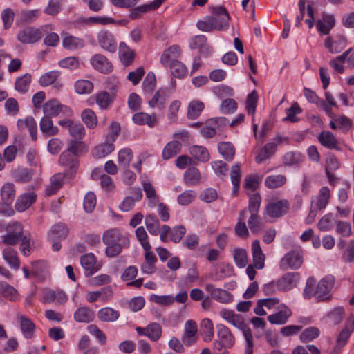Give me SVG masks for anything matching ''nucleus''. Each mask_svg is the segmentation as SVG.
Segmentation results:
<instances>
[{
	"label": "nucleus",
	"instance_id": "nucleus-1",
	"mask_svg": "<svg viewBox=\"0 0 354 354\" xmlns=\"http://www.w3.org/2000/svg\"><path fill=\"white\" fill-rule=\"evenodd\" d=\"M7 234L1 236L2 242L8 245H15L21 241V252L25 255L30 254V234L24 232L22 225L17 221H11L6 226Z\"/></svg>",
	"mask_w": 354,
	"mask_h": 354
},
{
	"label": "nucleus",
	"instance_id": "nucleus-2",
	"mask_svg": "<svg viewBox=\"0 0 354 354\" xmlns=\"http://www.w3.org/2000/svg\"><path fill=\"white\" fill-rule=\"evenodd\" d=\"M334 277L328 275L322 278L316 284V279L314 277H309L304 289V297L310 299L315 297L318 301L330 299L329 293L334 286Z\"/></svg>",
	"mask_w": 354,
	"mask_h": 354
},
{
	"label": "nucleus",
	"instance_id": "nucleus-3",
	"mask_svg": "<svg viewBox=\"0 0 354 354\" xmlns=\"http://www.w3.org/2000/svg\"><path fill=\"white\" fill-rule=\"evenodd\" d=\"M102 242L106 246L105 254L109 258L119 255L123 248L129 246V240L118 229L112 228L103 232Z\"/></svg>",
	"mask_w": 354,
	"mask_h": 354
},
{
	"label": "nucleus",
	"instance_id": "nucleus-4",
	"mask_svg": "<svg viewBox=\"0 0 354 354\" xmlns=\"http://www.w3.org/2000/svg\"><path fill=\"white\" fill-rule=\"evenodd\" d=\"M219 315L224 320L243 332L246 342L245 353V354H253L252 333L250 328L245 323L243 316L236 314L232 310L226 308L222 309L219 312Z\"/></svg>",
	"mask_w": 354,
	"mask_h": 354
},
{
	"label": "nucleus",
	"instance_id": "nucleus-5",
	"mask_svg": "<svg viewBox=\"0 0 354 354\" xmlns=\"http://www.w3.org/2000/svg\"><path fill=\"white\" fill-rule=\"evenodd\" d=\"M212 16L210 19L213 28L217 31H225L229 28L230 16L227 10L223 6L210 7Z\"/></svg>",
	"mask_w": 354,
	"mask_h": 354
},
{
	"label": "nucleus",
	"instance_id": "nucleus-6",
	"mask_svg": "<svg viewBox=\"0 0 354 354\" xmlns=\"http://www.w3.org/2000/svg\"><path fill=\"white\" fill-rule=\"evenodd\" d=\"M218 339L214 342V348L221 351L223 348H232L235 342V338L230 330L224 324H219L216 326Z\"/></svg>",
	"mask_w": 354,
	"mask_h": 354
},
{
	"label": "nucleus",
	"instance_id": "nucleus-7",
	"mask_svg": "<svg viewBox=\"0 0 354 354\" xmlns=\"http://www.w3.org/2000/svg\"><path fill=\"white\" fill-rule=\"evenodd\" d=\"M1 197L6 207L3 209H0V214L8 216L12 215L14 212L8 205L12 203L15 197V187L13 183H7L2 186Z\"/></svg>",
	"mask_w": 354,
	"mask_h": 354
},
{
	"label": "nucleus",
	"instance_id": "nucleus-8",
	"mask_svg": "<svg viewBox=\"0 0 354 354\" xmlns=\"http://www.w3.org/2000/svg\"><path fill=\"white\" fill-rule=\"evenodd\" d=\"M46 27L35 28L28 27L20 30L17 35V39L23 44H31L39 41L46 32Z\"/></svg>",
	"mask_w": 354,
	"mask_h": 354
},
{
	"label": "nucleus",
	"instance_id": "nucleus-9",
	"mask_svg": "<svg viewBox=\"0 0 354 354\" xmlns=\"http://www.w3.org/2000/svg\"><path fill=\"white\" fill-rule=\"evenodd\" d=\"M302 264V255L299 250H293L285 254L280 262V267L282 270H296L300 268Z\"/></svg>",
	"mask_w": 354,
	"mask_h": 354
},
{
	"label": "nucleus",
	"instance_id": "nucleus-10",
	"mask_svg": "<svg viewBox=\"0 0 354 354\" xmlns=\"http://www.w3.org/2000/svg\"><path fill=\"white\" fill-rule=\"evenodd\" d=\"M80 263L87 277L93 275L101 267L100 264L97 263V259L93 253L82 255L80 258Z\"/></svg>",
	"mask_w": 354,
	"mask_h": 354
},
{
	"label": "nucleus",
	"instance_id": "nucleus-11",
	"mask_svg": "<svg viewBox=\"0 0 354 354\" xmlns=\"http://www.w3.org/2000/svg\"><path fill=\"white\" fill-rule=\"evenodd\" d=\"M58 124L67 129L70 135L75 138L74 140H80L85 134L84 127L79 122H75L71 120H59Z\"/></svg>",
	"mask_w": 354,
	"mask_h": 354
},
{
	"label": "nucleus",
	"instance_id": "nucleus-12",
	"mask_svg": "<svg viewBox=\"0 0 354 354\" xmlns=\"http://www.w3.org/2000/svg\"><path fill=\"white\" fill-rule=\"evenodd\" d=\"M59 164L64 166L68 174L76 172L78 167L77 156L70 151H64L62 153L59 159Z\"/></svg>",
	"mask_w": 354,
	"mask_h": 354
},
{
	"label": "nucleus",
	"instance_id": "nucleus-13",
	"mask_svg": "<svg viewBox=\"0 0 354 354\" xmlns=\"http://www.w3.org/2000/svg\"><path fill=\"white\" fill-rule=\"evenodd\" d=\"M205 288L210 292L212 298L218 302L228 304L233 299L232 295L229 292L221 288H215L211 283L206 284Z\"/></svg>",
	"mask_w": 354,
	"mask_h": 354
},
{
	"label": "nucleus",
	"instance_id": "nucleus-14",
	"mask_svg": "<svg viewBox=\"0 0 354 354\" xmlns=\"http://www.w3.org/2000/svg\"><path fill=\"white\" fill-rule=\"evenodd\" d=\"M288 202L285 200L270 203L266 207V213L272 218L280 217L286 214L288 210Z\"/></svg>",
	"mask_w": 354,
	"mask_h": 354
},
{
	"label": "nucleus",
	"instance_id": "nucleus-15",
	"mask_svg": "<svg viewBox=\"0 0 354 354\" xmlns=\"http://www.w3.org/2000/svg\"><path fill=\"white\" fill-rule=\"evenodd\" d=\"M44 115L48 117H55L60 112L67 113L70 109L66 106L61 105L57 100L53 99L47 102L43 106Z\"/></svg>",
	"mask_w": 354,
	"mask_h": 354
},
{
	"label": "nucleus",
	"instance_id": "nucleus-16",
	"mask_svg": "<svg viewBox=\"0 0 354 354\" xmlns=\"http://www.w3.org/2000/svg\"><path fill=\"white\" fill-rule=\"evenodd\" d=\"M299 279L297 273L288 272L277 281V288L279 291H286L295 286Z\"/></svg>",
	"mask_w": 354,
	"mask_h": 354
},
{
	"label": "nucleus",
	"instance_id": "nucleus-17",
	"mask_svg": "<svg viewBox=\"0 0 354 354\" xmlns=\"http://www.w3.org/2000/svg\"><path fill=\"white\" fill-rule=\"evenodd\" d=\"M97 41L100 46L104 50L109 52L116 50V42L113 35L108 31L102 30L97 35Z\"/></svg>",
	"mask_w": 354,
	"mask_h": 354
},
{
	"label": "nucleus",
	"instance_id": "nucleus-18",
	"mask_svg": "<svg viewBox=\"0 0 354 354\" xmlns=\"http://www.w3.org/2000/svg\"><path fill=\"white\" fill-rule=\"evenodd\" d=\"M165 0H154L150 3L144 4L130 10L129 17L135 19L140 17L142 15L159 8Z\"/></svg>",
	"mask_w": 354,
	"mask_h": 354
},
{
	"label": "nucleus",
	"instance_id": "nucleus-19",
	"mask_svg": "<svg viewBox=\"0 0 354 354\" xmlns=\"http://www.w3.org/2000/svg\"><path fill=\"white\" fill-rule=\"evenodd\" d=\"M90 62L95 69L101 73H107L112 70L111 63L109 62L105 56L101 54H95L93 55L91 58Z\"/></svg>",
	"mask_w": 354,
	"mask_h": 354
},
{
	"label": "nucleus",
	"instance_id": "nucleus-20",
	"mask_svg": "<svg viewBox=\"0 0 354 354\" xmlns=\"http://www.w3.org/2000/svg\"><path fill=\"white\" fill-rule=\"evenodd\" d=\"M36 198L37 195L35 192L22 194L17 198L15 207L19 212H24L35 202Z\"/></svg>",
	"mask_w": 354,
	"mask_h": 354
},
{
	"label": "nucleus",
	"instance_id": "nucleus-21",
	"mask_svg": "<svg viewBox=\"0 0 354 354\" xmlns=\"http://www.w3.org/2000/svg\"><path fill=\"white\" fill-rule=\"evenodd\" d=\"M197 326L194 321L188 320L185 323V333L182 337V341L186 346H190L196 340Z\"/></svg>",
	"mask_w": 354,
	"mask_h": 354
},
{
	"label": "nucleus",
	"instance_id": "nucleus-22",
	"mask_svg": "<svg viewBox=\"0 0 354 354\" xmlns=\"http://www.w3.org/2000/svg\"><path fill=\"white\" fill-rule=\"evenodd\" d=\"M335 17L333 15L326 12L322 13V19L317 21V29L324 35H328L335 25Z\"/></svg>",
	"mask_w": 354,
	"mask_h": 354
},
{
	"label": "nucleus",
	"instance_id": "nucleus-23",
	"mask_svg": "<svg viewBox=\"0 0 354 354\" xmlns=\"http://www.w3.org/2000/svg\"><path fill=\"white\" fill-rule=\"evenodd\" d=\"M292 312L288 307L283 306L278 312L268 316V320L272 324H284L291 316Z\"/></svg>",
	"mask_w": 354,
	"mask_h": 354
},
{
	"label": "nucleus",
	"instance_id": "nucleus-24",
	"mask_svg": "<svg viewBox=\"0 0 354 354\" xmlns=\"http://www.w3.org/2000/svg\"><path fill=\"white\" fill-rule=\"evenodd\" d=\"M325 46L331 53H338L346 46V39L342 35H338L334 41H332L330 37H327L325 40Z\"/></svg>",
	"mask_w": 354,
	"mask_h": 354
},
{
	"label": "nucleus",
	"instance_id": "nucleus-25",
	"mask_svg": "<svg viewBox=\"0 0 354 354\" xmlns=\"http://www.w3.org/2000/svg\"><path fill=\"white\" fill-rule=\"evenodd\" d=\"M318 140L325 147L340 151V148L338 147L337 139L330 131H323L318 136Z\"/></svg>",
	"mask_w": 354,
	"mask_h": 354
},
{
	"label": "nucleus",
	"instance_id": "nucleus-26",
	"mask_svg": "<svg viewBox=\"0 0 354 354\" xmlns=\"http://www.w3.org/2000/svg\"><path fill=\"white\" fill-rule=\"evenodd\" d=\"M330 197V189L328 187H322L318 193L316 200L311 203L312 207L321 210L327 206Z\"/></svg>",
	"mask_w": 354,
	"mask_h": 354
},
{
	"label": "nucleus",
	"instance_id": "nucleus-27",
	"mask_svg": "<svg viewBox=\"0 0 354 354\" xmlns=\"http://www.w3.org/2000/svg\"><path fill=\"white\" fill-rule=\"evenodd\" d=\"M252 252L254 266L257 269H262L264 267L265 255L263 254L260 242L256 239L252 243Z\"/></svg>",
	"mask_w": 354,
	"mask_h": 354
},
{
	"label": "nucleus",
	"instance_id": "nucleus-28",
	"mask_svg": "<svg viewBox=\"0 0 354 354\" xmlns=\"http://www.w3.org/2000/svg\"><path fill=\"white\" fill-rule=\"evenodd\" d=\"M354 331V321L352 318L347 320L344 328L340 331L337 338V346L344 347L351 333Z\"/></svg>",
	"mask_w": 354,
	"mask_h": 354
},
{
	"label": "nucleus",
	"instance_id": "nucleus-29",
	"mask_svg": "<svg viewBox=\"0 0 354 354\" xmlns=\"http://www.w3.org/2000/svg\"><path fill=\"white\" fill-rule=\"evenodd\" d=\"M17 127L21 131L28 129L32 140H37V126L36 121L32 117L29 116L24 119H19L17 121Z\"/></svg>",
	"mask_w": 354,
	"mask_h": 354
},
{
	"label": "nucleus",
	"instance_id": "nucleus-30",
	"mask_svg": "<svg viewBox=\"0 0 354 354\" xmlns=\"http://www.w3.org/2000/svg\"><path fill=\"white\" fill-rule=\"evenodd\" d=\"M277 149V144L269 142L266 144L255 157L257 163L260 164L274 155Z\"/></svg>",
	"mask_w": 354,
	"mask_h": 354
},
{
	"label": "nucleus",
	"instance_id": "nucleus-31",
	"mask_svg": "<svg viewBox=\"0 0 354 354\" xmlns=\"http://www.w3.org/2000/svg\"><path fill=\"white\" fill-rule=\"evenodd\" d=\"M65 174L57 173L50 178V184L46 188V194L51 196L55 194L63 185Z\"/></svg>",
	"mask_w": 354,
	"mask_h": 354
},
{
	"label": "nucleus",
	"instance_id": "nucleus-32",
	"mask_svg": "<svg viewBox=\"0 0 354 354\" xmlns=\"http://www.w3.org/2000/svg\"><path fill=\"white\" fill-rule=\"evenodd\" d=\"M33 176V171L30 169L18 167L12 171V176L13 179L20 183L29 182Z\"/></svg>",
	"mask_w": 354,
	"mask_h": 354
},
{
	"label": "nucleus",
	"instance_id": "nucleus-33",
	"mask_svg": "<svg viewBox=\"0 0 354 354\" xmlns=\"http://www.w3.org/2000/svg\"><path fill=\"white\" fill-rule=\"evenodd\" d=\"M132 120L134 123L139 125L147 124L149 127H153L157 122V118L155 115H149L144 112H138L133 115Z\"/></svg>",
	"mask_w": 354,
	"mask_h": 354
},
{
	"label": "nucleus",
	"instance_id": "nucleus-34",
	"mask_svg": "<svg viewBox=\"0 0 354 354\" xmlns=\"http://www.w3.org/2000/svg\"><path fill=\"white\" fill-rule=\"evenodd\" d=\"M68 233V230L65 224L59 223L54 225L50 232L48 238L51 241H55L57 239H64Z\"/></svg>",
	"mask_w": 354,
	"mask_h": 354
},
{
	"label": "nucleus",
	"instance_id": "nucleus-35",
	"mask_svg": "<svg viewBox=\"0 0 354 354\" xmlns=\"http://www.w3.org/2000/svg\"><path fill=\"white\" fill-rule=\"evenodd\" d=\"M40 129L46 136H53L57 134L59 129L53 125V121L50 117L44 115L39 122Z\"/></svg>",
	"mask_w": 354,
	"mask_h": 354
},
{
	"label": "nucleus",
	"instance_id": "nucleus-36",
	"mask_svg": "<svg viewBox=\"0 0 354 354\" xmlns=\"http://www.w3.org/2000/svg\"><path fill=\"white\" fill-rule=\"evenodd\" d=\"M233 267L228 263H222L218 268L214 270L212 274V279L215 281H221L225 278L229 277L233 274Z\"/></svg>",
	"mask_w": 354,
	"mask_h": 354
},
{
	"label": "nucleus",
	"instance_id": "nucleus-37",
	"mask_svg": "<svg viewBox=\"0 0 354 354\" xmlns=\"http://www.w3.org/2000/svg\"><path fill=\"white\" fill-rule=\"evenodd\" d=\"M0 295L11 301H16L19 299L17 290L6 282H0Z\"/></svg>",
	"mask_w": 354,
	"mask_h": 354
},
{
	"label": "nucleus",
	"instance_id": "nucleus-38",
	"mask_svg": "<svg viewBox=\"0 0 354 354\" xmlns=\"http://www.w3.org/2000/svg\"><path fill=\"white\" fill-rule=\"evenodd\" d=\"M93 310L87 307L78 308L74 313V319L77 322L88 323L93 319Z\"/></svg>",
	"mask_w": 354,
	"mask_h": 354
},
{
	"label": "nucleus",
	"instance_id": "nucleus-39",
	"mask_svg": "<svg viewBox=\"0 0 354 354\" xmlns=\"http://www.w3.org/2000/svg\"><path fill=\"white\" fill-rule=\"evenodd\" d=\"M142 187L146 194L147 198L149 199V206L151 207H155L158 203L159 196L157 194L154 187L151 183L143 181Z\"/></svg>",
	"mask_w": 354,
	"mask_h": 354
},
{
	"label": "nucleus",
	"instance_id": "nucleus-40",
	"mask_svg": "<svg viewBox=\"0 0 354 354\" xmlns=\"http://www.w3.org/2000/svg\"><path fill=\"white\" fill-rule=\"evenodd\" d=\"M189 152L194 159L201 162H207L209 158L208 151L203 146L193 145L189 148Z\"/></svg>",
	"mask_w": 354,
	"mask_h": 354
},
{
	"label": "nucleus",
	"instance_id": "nucleus-41",
	"mask_svg": "<svg viewBox=\"0 0 354 354\" xmlns=\"http://www.w3.org/2000/svg\"><path fill=\"white\" fill-rule=\"evenodd\" d=\"M115 149L113 142H105L95 147L93 150V156L96 158H102L111 153Z\"/></svg>",
	"mask_w": 354,
	"mask_h": 354
},
{
	"label": "nucleus",
	"instance_id": "nucleus-42",
	"mask_svg": "<svg viewBox=\"0 0 354 354\" xmlns=\"http://www.w3.org/2000/svg\"><path fill=\"white\" fill-rule=\"evenodd\" d=\"M120 313L111 308L106 307L100 309L97 313L98 318L105 322H115L118 319Z\"/></svg>",
	"mask_w": 354,
	"mask_h": 354
},
{
	"label": "nucleus",
	"instance_id": "nucleus-43",
	"mask_svg": "<svg viewBox=\"0 0 354 354\" xmlns=\"http://www.w3.org/2000/svg\"><path fill=\"white\" fill-rule=\"evenodd\" d=\"M182 145L178 141H172L167 144L162 151L164 160H168L180 153Z\"/></svg>",
	"mask_w": 354,
	"mask_h": 354
},
{
	"label": "nucleus",
	"instance_id": "nucleus-44",
	"mask_svg": "<svg viewBox=\"0 0 354 354\" xmlns=\"http://www.w3.org/2000/svg\"><path fill=\"white\" fill-rule=\"evenodd\" d=\"M17 252L10 247L6 248L3 251V257L11 268L18 269L19 261L17 256Z\"/></svg>",
	"mask_w": 354,
	"mask_h": 354
},
{
	"label": "nucleus",
	"instance_id": "nucleus-45",
	"mask_svg": "<svg viewBox=\"0 0 354 354\" xmlns=\"http://www.w3.org/2000/svg\"><path fill=\"white\" fill-rule=\"evenodd\" d=\"M133 158L132 151L129 148H124L119 151L118 154V160L119 167L126 169L129 167V163Z\"/></svg>",
	"mask_w": 354,
	"mask_h": 354
},
{
	"label": "nucleus",
	"instance_id": "nucleus-46",
	"mask_svg": "<svg viewBox=\"0 0 354 354\" xmlns=\"http://www.w3.org/2000/svg\"><path fill=\"white\" fill-rule=\"evenodd\" d=\"M180 55V47L174 45L166 49L160 58V62L163 65L167 64L172 59L178 58Z\"/></svg>",
	"mask_w": 354,
	"mask_h": 354
},
{
	"label": "nucleus",
	"instance_id": "nucleus-47",
	"mask_svg": "<svg viewBox=\"0 0 354 354\" xmlns=\"http://www.w3.org/2000/svg\"><path fill=\"white\" fill-rule=\"evenodd\" d=\"M204 109V104L199 100H192L187 107V118L191 120L196 119Z\"/></svg>",
	"mask_w": 354,
	"mask_h": 354
},
{
	"label": "nucleus",
	"instance_id": "nucleus-48",
	"mask_svg": "<svg viewBox=\"0 0 354 354\" xmlns=\"http://www.w3.org/2000/svg\"><path fill=\"white\" fill-rule=\"evenodd\" d=\"M219 153L227 161H232L235 154L233 145L229 142H222L218 145Z\"/></svg>",
	"mask_w": 354,
	"mask_h": 354
},
{
	"label": "nucleus",
	"instance_id": "nucleus-49",
	"mask_svg": "<svg viewBox=\"0 0 354 354\" xmlns=\"http://www.w3.org/2000/svg\"><path fill=\"white\" fill-rule=\"evenodd\" d=\"M286 180L284 175H271L266 177L265 185L270 189H276L285 185Z\"/></svg>",
	"mask_w": 354,
	"mask_h": 354
},
{
	"label": "nucleus",
	"instance_id": "nucleus-50",
	"mask_svg": "<svg viewBox=\"0 0 354 354\" xmlns=\"http://www.w3.org/2000/svg\"><path fill=\"white\" fill-rule=\"evenodd\" d=\"M20 326L22 333L26 338L30 339L33 337L35 325L30 319L26 317H21Z\"/></svg>",
	"mask_w": 354,
	"mask_h": 354
},
{
	"label": "nucleus",
	"instance_id": "nucleus-51",
	"mask_svg": "<svg viewBox=\"0 0 354 354\" xmlns=\"http://www.w3.org/2000/svg\"><path fill=\"white\" fill-rule=\"evenodd\" d=\"M62 44L66 49L77 50L83 48L84 42L80 38L69 35L63 39Z\"/></svg>",
	"mask_w": 354,
	"mask_h": 354
},
{
	"label": "nucleus",
	"instance_id": "nucleus-52",
	"mask_svg": "<svg viewBox=\"0 0 354 354\" xmlns=\"http://www.w3.org/2000/svg\"><path fill=\"white\" fill-rule=\"evenodd\" d=\"M185 182L187 185H194L199 183L201 174L196 167H189L184 174Z\"/></svg>",
	"mask_w": 354,
	"mask_h": 354
},
{
	"label": "nucleus",
	"instance_id": "nucleus-53",
	"mask_svg": "<svg viewBox=\"0 0 354 354\" xmlns=\"http://www.w3.org/2000/svg\"><path fill=\"white\" fill-rule=\"evenodd\" d=\"M145 223L149 232L152 235H157L160 231V222L153 214L146 216Z\"/></svg>",
	"mask_w": 354,
	"mask_h": 354
},
{
	"label": "nucleus",
	"instance_id": "nucleus-54",
	"mask_svg": "<svg viewBox=\"0 0 354 354\" xmlns=\"http://www.w3.org/2000/svg\"><path fill=\"white\" fill-rule=\"evenodd\" d=\"M119 50L122 62L126 66L131 64L134 59L133 51L124 43L120 44Z\"/></svg>",
	"mask_w": 354,
	"mask_h": 354
},
{
	"label": "nucleus",
	"instance_id": "nucleus-55",
	"mask_svg": "<svg viewBox=\"0 0 354 354\" xmlns=\"http://www.w3.org/2000/svg\"><path fill=\"white\" fill-rule=\"evenodd\" d=\"M170 70L172 75L177 78H183L187 73L185 64L176 59L170 63Z\"/></svg>",
	"mask_w": 354,
	"mask_h": 354
},
{
	"label": "nucleus",
	"instance_id": "nucleus-56",
	"mask_svg": "<svg viewBox=\"0 0 354 354\" xmlns=\"http://www.w3.org/2000/svg\"><path fill=\"white\" fill-rule=\"evenodd\" d=\"M201 326L202 333L204 336L205 342H210L214 336V326L212 322L207 318L203 319L201 322Z\"/></svg>",
	"mask_w": 354,
	"mask_h": 354
},
{
	"label": "nucleus",
	"instance_id": "nucleus-57",
	"mask_svg": "<svg viewBox=\"0 0 354 354\" xmlns=\"http://www.w3.org/2000/svg\"><path fill=\"white\" fill-rule=\"evenodd\" d=\"M162 335V328L159 324L151 323L146 327V336L152 341L158 340Z\"/></svg>",
	"mask_w": 354,
	"mask_h": 354
},
{
	"label": "nucleus",
	"instance_id": "nucleus-58",
	"mask_svg": "<svg viewBox=\"0 0 354 354\" xmlns=\"http://www.w3.org/2000/svg\"><path fill=\"white\" fill-rule=\"evenodd\" d=\"M30 82L31 75L29 73H26L16 80L15 89L21 93H26L29 88Z\"/></svg>",
	"mask_w": 354,
	"mask_h": 354
},
{
	"label": "nucleus",
	"instance_id": "nucleus-59",
	"mask_svg": "<svg viewBox=\"0 0 354 354\" xmlns=\"http://www.w3.org/2000/svg\"><path fill=\"white\" fill-rule=\"evenodd\" d=\"M82 119L88 128L93 129L97 124V117L90 109H85L81 114Z\"/></svg>",
	"mask_w": 354,
	"mask_h": 354
},
{
	"label": "nucleus",
	"instance_id": "nucleus-60",
	"mask_svg": "<svg viewBox=\"0 0 354 354\" xmlns=\"http://www.w3.org/2000/svg\"><path fill=\"white\" fill-rule=\"evenodd\" d=\"M75 89L79 94H88L93 91V84L89 80H80L75 82Z\"/></svg>",
	"mask_w": 354,
	"mask_h": 354
},
{
	"label": "nucleus",
	"instance_id": "nucleus-61",
	"mask_svg": "<svg viewBox=\"0 0 354 354\" xmlns=\"http://www.w3.org/2000/svg\"><path fill=\"white\" fill-rule=\"evenodd\" d=\"M234 260L236 266L239 268L246 266L248 263V255L245 249L236 248L234 250Z\"/></svg>",
	"mask_w": 354,
	"mask_h": 354
},
{
	"label": "nucleus",
	"instance_id": "nucleus-62",
	"mask_svg": "<svg viewBox=\"0 0 354 354\" xmlns=\"http://www.w3.org/2000/svg\"><path fill=\"white\" fill-rule=\"evenodd\" d=\"M95 100L99 106L102 109H105L112 103L113 96L106 91H102L96 95Z\"/></svg>",
	"mask_w": 354,
	"mask_h": 354
},
{
	"label": "nucleus",
	"instance_id": "nucleus-63",
	"mask_svg": "<svg viewBox=\"0 0 354 354\" xmlns=\"http://www.w3.org/2000/svg\"><path fill=\"white\" fill-rule=\"evenodd\" d=\"M241 171H240V164L236 163L232 165L231 168L230 178L231 182L233 185V192H236L238 191L239 187V183L241 178Z\"/></svg>",
	"mask_w": 354,
	"mask_h": 354
},
{
	"label": "nucleus",
	"instance_id": "nucleus-64",
	"mask_svg": "<svg viewBox=\"0 0 354 354\" xmlns=\"http://www.w3.org/2000/svg\"><path fill=\"white\" fill-rule=\"evenodd\" d=\"M319 335V330L316 327H308L300 335V339L302 342H308L317 338Z\"/></svg>",
	"mask_w": 354,
	"mask_h": 354
}]
</instances>
